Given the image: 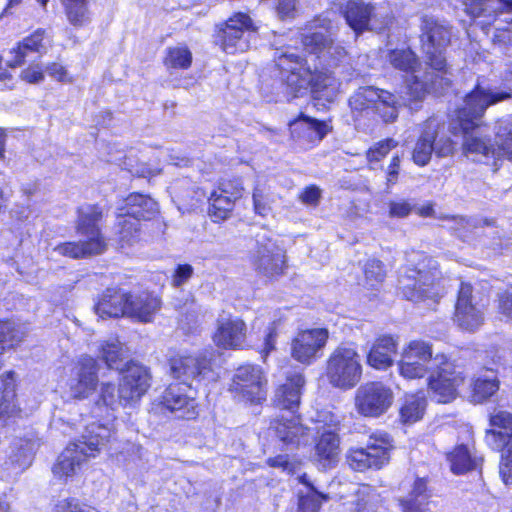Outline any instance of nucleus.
I'll return each instance as SVG.
<instances>
[{
    "label": "nucleus",
    "mask_w": 512,
    "mask_h": 512,
    "mask_svg": "<svg viewBox=\"0 0 512 512\" xmlns=\"http://www.w3.org/2000/svg\"><path fill=\"white\" fill-rule=\"evenodd\" d=\"M329 28L330 21L326 17H318L305 27L302 45L309 53L308 59L290 51L276 58L287 94L291 97L310 91L315 105L325 106L335 101L340 82L330 68L338 66L347 53L341 45L332 41L328 35Z\"/></svg>",
    "instance_id": "1"
},
{
    "label": "nucleus",
    "mask_w": 512,
    "mask_h": 512,
    "mask_svg": "<svg viewBox=\"0 0 512 512\" xmlns=\"http://www.w3.org/2000/svg\"><path fill=\"white\" fill-rule=\"evenodd\" d=\"M511 97V90L493 92L479 85L466 95L463 106L455 111L456 119L450 129L454 135L462 134L463 152L467 157L475 161L496 159L495 146L482 135L479 121L489 106Z\"/></svg>",
    "instance_id": "2"
},
{
    "label": "nucleus",
    "mask_w": 512,
    "mask_h": 512,
    "mask_svg": "<svg viewBox=\"0 0 512 512\" xmlns=\"http://www.w3.org/2000/svg\"><path fill=\"white\" fill-rule=\"evenodd\" d=\"M405 259L406 264L401 268L398 280L403 296L415 303H436L442 296L435 283L438 275L437 261L416 250L407 252Z\"/></svg>",
    "instance_id": "3"
},
{
    "label": "nucleus",
    "mask_w": 512,
    "mask_h": 512,
    "mask_svg": "<svg viewBox=\"0 0 512 512\" xmlns=\"http://www.w3.org/2000/svg\"><path fill=\"white\" fill-rule=\"evenodd\" d=\"M113 434L112 428L108 425L99 422L88 423L81 438L68 444L59 455L52 469L54 476L67 479L76 475L85 463L100 453Z\"/></svg>",
    "instance_id": "4"
},
{
    "label": "nucleus",
    "mask_w": 512,
    "mask_h": 512,
    "mask_svg": "<svg viewBox=\"0 0 512 512\" xmlns=\"http://www.w3.org/2000/svg\"><path fill=\"white\" fill-rule=\"evenodd\" d=\"M305 384V379L301 373H295L287 378L286 383L279 386L275 391L274 404L276 407L287 410L289 417L282 415L271 423L276 436L287 445L306 444L308 430L301 425L299 418L294 415L300 404L301 389Z\"/></svg>",
    "instance_id": "5"
},
{
    "label": "nucleus",
    "mask_w": 512,
    "mask_h": 512,
    "mask_svg": "<svg viewBox=\"0 0 512 512\" xmlns=\"http://www.w3.org/2000/svg\"><path fill=\"white\" fill-rule=\"evenodd\" d=\"M388 59L391 65L401 71H411L412 75L405 81L404 91L400 99L403 105L408 106L412 110L419 108L427 93L430 91L441 92L446 86L439 85L437 72H422L416 68V55L410 49H395L389 52Z\"/></svg>",
    "instance_id": "6"
},
{
    "label": "nucleus",
    "mask_w": 512,
    "mask_h": 512,
    "mask_svg": "<svg viewBox=\"0 0 512 512\" xmlns=\"http://www.w3.org/2000/svg\"><path fill=\"white\" fill-rule=\"evenodd\" d=\"M117 234L121 248L140 239L141 219L151 220L159 213L158 203L148 195L132 193L117 207Z\"/></svg>",
    "instance_id": "7"
},
{
    "label": "nucleus",
    "mask_w": 512,
    "mask_h": 512,
    "mask_svg": "<svg viewBox=\"0 0 512 512\" xmlns=\"http://www.w3.org/2000/svg\"><path fill=\"white\" fill-rule=\"evenodd\" d=\"M326 377L331 386L349 390L362 377L361 356L353 344H340L329 355L326 363Z\"/></svg>",
    "instance_id": "8"
},
{
    "label": "nucleus",
    "mask_w": 512,
    "mask_h": 512,
    "mask_svg": "<svg viewBox=\"0 0 512 512\" xmlns=\"http://www.w3.org/2000/svg\"><path fill=\"white\" fill-rule=\"evenodd\" d=\"M422 48L429 61V69L437 72L439 85L449 86L451 80L446 63L443 56V50L450 41V31L447 26L440 23L433 17L425 16L422 19Z\"/></svg>",
    "instance_id": "9"
},
{
    "label": "nucleus",
    "mask_w": 512,
    "mask_h": 512,
    "mask_svg": "<svg viewBox=\"0 0 512 512\" xmlns=\"http://www.w3.org/2000/svg\"><path fill=\"white\" fill-rule=\"evenodd\" d=\"M403 105L389 91L373 86L360 87L349 99L353 114L376 112L385 122H392L398 116V109Z\"/></svg>",
    "instance_id": "10"
},
{
    "label": "nucleus",
    "mask_w": 512,
    "mask_h": 512,
    "mask_svg": "<svg viewBox=\"0 0 512 512\" xmlns=\"http://www.w3.org/2000/svg\"><path fill=\"white\" fill-rule=\"evenodd\" d=\"M492 429L485 436L486 443L496 451L503 450L500 475L505 484H512V414L507 411H495L490 417Z\"/></svg>",
    "instance_id": "11"
},
{
    "label": "nucleus",
    "mask_w": 512,
    "mask_h": 512,
    "mask_svg": "<svg viewBox=\"0 0 512 512\" xmlns=\"http://www.w3.org/2000/svg\"><path fill=\"white\" fill-rule=\"evenodd\" d=\"M217 38L227 54L243 53L250 49L255 39L252 19L246 13L237 12L218 25Z\"/></svg>",
    "instance_id": "12"
},
{
    "label": "nucleus",
    "mask_w": 512,
    "mask_h": 512,
    "mask_svg": "<svg viewBox=\"0 0 512 512\" xmlns=\"http://www.w3.org/2000/svg\"><path fill=\"white\" fill-rule=\"evenodd\" d=\"M251 262L259 274L269 279L283 273L284 250L277 244L270 231L263 229L256 234V249L252 253Z\"/></svg>",
    "instance_id": "13"
},
{
    "label": "nucleus",
    "mask_w": 512,
    "mask_h": 512,
    "mask_svg": "<svg viewBox=\"0 0 512 512\" xmlns=\"http://www.w3.org/2000/svg\"><path fill=\"white\" fill-rule=\"evenodd\" d=\"M435 361L438 363L437 371L430 376L428 386L433 399L438 403H448L456 398L465 377L462 369L444 355H436Z\"/></svg>",
    "instance_id": "14"
},
{
    "label": "nucleus",
    "mask_w": 512,
    "mask_h": 512,
    "mask_svg": "<svg viewBox=\"0 0 512 512\" xmlns=\"http://www.w3.org/2000/svg\"><path fill=\"white\" fill-rule=\"evenodd\" d=\"M211 352L204 351L194 354L179 353L169 360L170 372L176 379L188 383L190 380L214 381L217 378L208 357Z\"/></svg>",
    "instance_id": "15"
},
{
    "label": "nucleus",
    "mask_w": 512,
    "mask_h": 512,
    "mask_svg": "<svg viewBox=\"0 0 512 512\" xmlns=\"http://www.w3.org/2000/svg\"><path fill=\"white\" fill-rule=\"evenodd\" d=\"M437 365L432 345L424 340H412L402 349L398 370L405 379H418Z\"/></svg>",
    "instance_id": "16"
},
{
    "label": "nucleus",
    "mask_w": 512,
    "mask_h": 512,
    "mask_svg": "<svg viewBox=\"0 0 512 512\" xmlns=\"http://www.w3.org/2000/svg\"><path fill=\"white\" fill-rule=\"evenodd\" d=\"M391 447L389 435L377 432L371 435L366 448L351 450L347 461L349 466L356 471L380 469L388 463Z\"/></svg>",
    "instance_id": "17"
},
{
    "label": "nucleus",
    "mask_w": 512,
    "mask_h": 512,
    "mask_svg": "<svg viewBox=\"0 0 512 512\" xmlns=\"http://www.w3.org/2000/svg\"><path fill=\"white\" fill-rule=\"evenodd\" d=\"M343 14L347 24L356 34L366 29L382 30L392 21L388 12L361 1H348Z\"/></svg>",
    "instance_id": "18"
},
{
    "label": "nucleus",
    "mask_w": 512,
    "mask_h": 512,
    "mask_svg": "<svg viewBox=\"0 0 512 512\" xmlns=\"http://www.w3.org/2000/svg\"><path fill=\"white\" fill-rule=\"evenodd\" d=\"M99 365L91 356H81L74 364L67 382L71 398L83 400L90 397L97 389Z\"/></svg>",
    "instance_id": "19"
},
{
    "label": "nucleus",
    "mask_w": 512,
    "mask_h": 512,
    "mask_svg": "<svg viewBox=\"0 0 512 512\" xmlns=\"http://www.w3.org/2000/svg\"><path fill=\"white\" fill-rule=\"evenodd\" d=\"M393 401L392 390L381 382H370L360 386L355 395V407L365 417L384 414Z\"/></svg>",
    "instance_id": "20"
},
{
    "label": "nucleus",
    "mask_w": 512,
    "mask_h": 512,
    "mask_svg": "<svg viewBox=\"0 0 512 512\" xmlns=\"http://www.w3.org/2000/svg\"><path fill=\"white\" fill-rule=\"evenodd\" d=\"M266 379L262 369L257 365L240 366L233 377L231 392L239 400L251 403L265 398Z\"/></svg>",
    "instance_id": "21"
},
{
    "label": "nucleus",
    "mask_w": 512,
    "mask_h": 512,
    "mask_svg": "<svg viewBox=\"0 0 512 512\" xmlns=\"http://www.w3.org/2000/svg\"><path fill=\"white\" fill-rule=\"evenodd\" d=\"M485 306L473 294L472 286L461 283L455 306L454 321L465 331L473 332L484 322Z\"/></svg>",
    "instance_id": "22"
},
{
    "label": "nucleus",
    "mask_w": 512,
    "mask_h": 512,
    "mask_svg": "<svg viewBox=\"0 0 512 512\" xmlns=\"http://www.w3.org/2000/svg\"><path fill=\"white\" fill-rule=\"evenodd\" d=\"M160 404L177 418L192 419L198 414L196 391L191 384L177 382L170 384L160 397Z\"/></svg>",
    "instance_id": "23"
},
{
    "label": "nucleus",
    "mask_w": 512,
    "mask_h": 512,
    "mask_svg": "<svg viewBox=\"0 0 512 512\" xmlns=\"http://www.w3.org/2000/svg\"><path fill=\"white\" fill-rule=\"evenodd\" d=\"M322 417L323 419L316 420L313 428L320 435L315 446V457L323 468H327L337 461L339 454V421L328 414H323Z\"/></svg>",
    "instance_id": "24"
},
{
    "label": "nucleus",
    "mask_w": 512,
    "mask_h": 512,
    "mask_svg": "<svg viewBox=\"0 0 512 512\" xmlns=\"http://www.w3.org/2000/svg\"><path fill=\"white\" fill-rule=\"evenodd\" d=\"M329 338L325 328H313L297 333L291 342V356L296 361L310 365L320 357Z\"/></svg>",
    "instance_id": "25"
},
{
    "label": "nucleus",
    "mask_w": 512,
    "mask_h": 512,
    "mask_svg": "<svg viewBox=\"0 0 512 512\" xmlns=\"http://www.w3.org/2000/svg\"><path fill=\"white\" fill-rule=\"evenodd\" d=\"M120 397L124 404L132 406L148 391L150 375L148 370L139 364L131 363L122 372L120 380Z\"/></svg>",
    "instance_id": "26"
},
{
    "label": "nucleus",
    "mask_w": 512,
    "mask_h": 512,
    "mask_svg": "<svg viewBox=\"0 0 512 512\" xmlns=\"http://www.w3.org/2000/svg\"><path fill=\"white\" fill-rule=\"evenodd\" d=\"M42 443V439L34 431L15 438L11 443L6 464L11 465L15 473L23 472L32 464L34 455Z\"/></svg>",
    "instance_id": "27"
},
{
    "label": "nucleus",
    "mask_w": 512,
    "mask_h": 512,
    "mask_svg": "<svg viewBox=\"0 0 512 512\" xmlns=\"http://www.w3.org/2000/svg\"><path fill=\"white\" fill-rule=\"evenodd\" d=\"M246 324L238 317L221 316L213 335L214 343L224 349L242 348L246 340Z\"/></svg>",
    "instance_id": "28"
},
{
    "label": "nucleus",
    "mask_w": 512,
    "mask_h": 512,
    "mask_svg": "<svg viewBox=\"0 0 512 512\" xmlns=\"http://www.w3.org/2000/svg\"><path fill=\"white\" fill-rule=\"evenodd\" d=\"M329 129L327 122L306 116H301L290 123L293 139L304 149L319 143L327 135Z\"/></svg>",
    "instance_id": "29"
},
{
    "label": "nucleus",
    "mask_w": 512,
    "mask_h": 512,
    "mask_svg": "<svg viewBox=\"0 0 512 512\" xmlns=\"http://www.w3.org/2000/svg\"><path fill=\"white\" fill-rule=\"evenodd\" d=\"M466 13L472 18L487 17V24L504 16L503 21L512 22V0H460Z\"/></svg>",
    "instance_id": "30"
},
{
    "label": "nucleus",
    "mask_w": 512,
    "mask_h": 512,
    "mask_svg": "<svg viewBox=\"0 0 512 512\" xmlns=\"http://www.w3.org/2000/svg\"><path fill=\"white\" fill-rule=\"evenodd\" d=\"M183 205L187 207H194L198 202L204 198H208L210 203L209 215L214 222H220L227 219L234 207V200L231 196L225 195L222 192L213 190L209 196L202 189L194 191V196L191 200H187L184 196H177Z\"/></svg>",
    "instance_id": "31"
},
{
    "label": "nucleus",
    "mask_w": 512,
    "mask_h": 512,
    "mask_svg": "<svg viewBox=\"0 0 512 512\" xmlns=\"http://www.w3.org/2000/svg\"><path fill=\"white\" fill-rule=\"evenodd\" d=\"M102 218V211L97 205L86 204L78 209V219L76 223L77 234L88 240L101 244L104 251L106 244L99 228V221Z\"/></svg>",
    "instance_id": "32"
},
{
    "label": "nucleus",
    "mask_w": 512,
    "mask_h": 512,
    "mask_svg": "<svg viewBox=\"0 0 512 512\" xmlns=\"http://www.w3.org/2000/svg\"><path fill=\"white\" fill-rule=\"evenodd\" d=\"M397 348L398 337L392 335L378 337L368 353V364L377 370H386L393 365Z\"/></svg>",
    "instance_id": "33"
},
{
    "label": "nucleus",
    "mask_w": 512,
    "mask_h": 512,
    "mask_svg": "<svg viewBox=\"0 0 512 512\" xmlns=\"http://www.w3.org/2000/svg\"><path fill=\"white\" fill-rule=\"evenodd\" d=\"M160 299L149 292L137 295L129 293L127 300V317L140 322H151L160 308Z\"/></svg>",
    "instance_id": "34"
},
{
    "label": "nucleus",
    "mask_w": 512,
    "mask_h": 512,
    "mask_svg": "<svg viewBox=\"0 0 512 512\" xmlns=\"http://www.w3.org/2000/svg\"><path fill=\"white\" fill-rule=\"evenodd\" d=\"M129 293L120 289L108 288L95 305L96 314L101 317H127Z\"/></svg>",
    "instance_id": "35"
},
{
    "label": "nucleus",
    "mask_w": 512,
    "mask_h": 512,
    "mask_svg": "<svg viewBox=\"0 0 512 512\" xmlns=\"http://www.w3.org/2000/svg\"><path fill=\"white\" fill-rule=\"evenodd\" d=\"M439 122L435 118L429 119L425 123L423 132L417 140L412 158L418 166H425L429 163L432 153L435 152L434 142L437 137Z\"/></svg>",
    "instance_id": "36"
},
{
    "label": "nucleus",
    "mask_w": 512,
    "mask_h": 512,
    "mask_svg": "<svg viewBox=\"0 0 512 512\" xmlns=\"http://www.w3.org/2000/svg\"><path fill=\"white\" fill-rule=\"evenodd\" d=\"M15 374L12 371L0 376V418L10 419L20 413L16 403Z\"/></svg>",
    "instance_id": "37"
},
{
    "label": "nucleus",
    "mask_w": 512,
    "mask_h": 512,
    "mask_svg": "<svg viewBox=\"0 0 512 512\" xmlns=\"http://www.w3.org/2000/svg\"><path fill=\"white\" fill-rule=\"evenodd\" d=\"M44 39V30L38 29L33 32L30 36L24 38L18 45L10 51L13 56L11 59H7V64L10 67L20 66L29 53H38L42 48V42Z\"/></svg>",
    "instance_id": "38"
},
{
    "label": "nucleus",
    "mask_w": 512,
    "mask_h": 512,
    "mask_svg": "<svg viewBox=\"0 0 512 512\" xmlns=\"http://www.w3.org/2000/svg\"><path fill=\"white\" fill-rule=\"evenodd\" d=\"M446 222V227L453 230L464 241L480 236L483 226L487 224L486 220L461 216L447 217Z\"/></svg>",
    "instance_id": "39"
},
{
    "label": "nucleus",
    "mask_w": 512,
    "mask_h": 512,
    "mask_svg": "<svg viewBox=\"0 0 512 512\" xmlns=\"http://www.w3.org/2000/svg\"><path fill=\"white\" fill-rule=\"evenodd\" d=\"M494 131L496 158H504L512 162V120L508 118L499 120Z\"/></svg>",
    "instance_id": "40"
},
{
    "label": "nucleus",
    "mask_w": 512,
    "mask_h": 512,
    "mask_svg": "<svg viewBox=\"0 0 512 512\" xmlns=\"http://www.w3.org/2000/svg\"><path fill=\"white\" fill-rule=\"evenodd\" d=\"M54 252L72 259H79L100 254L103 252V250L101 249V244L89 242L88 240L81 237L78 242L72 241L57 245L54 248Z\"/></svg>",
    "instance_id": "41"
},
{
    "label": "nucleus",
    "mask_w": 512,
    "mask_h": 512,
    "mask_svg": "<svg viewBox=\"0 0 512 512\" xmlns=\"http://www.w3.org/2000/svg\"><path fill=\"white\" fill-rule=\"evenodd\" d=\"M68 22L76 27H85L91 22L89 0H60Z\"/></svg>",
    "instance_id": "42"
},
{
    "label": "nucleus",
    "mask_w": 512,
    "mask_h": 512,
    "mask_svg": "<svg viewBox=\"0 0 512 512\" xmlns=\"http://www.w3.org/2000/svg\"><path fill=\"white\" fill-rule=\"evenodd\" d=\"M26 326L12 320H0V349H12L26 337Z\"/></svg>",
    "instance_id": "43"
},
{
    "label": "nucleus",
    "mask_w": 512,
    "mask_h": 512,
    "mask_svg": "<svg viewBox=\"0 0 512 512\" xmlns=\"http://www.w3.org/2000/svg\"><path fill=\"white\" fill-rule=\"evenodd\" d=\"M380 494L370 485H360L355 491V501L350 512H377Z\"/></svg>",
    "instance_id": "44"
},
{
    "label": "nucleus",
    "mask_w": 512,
    "mask_h": 512,
    "mask_svg": "<svg viewBox=\"0 0 512 512\" xmlns=\"http://www.w3.org/2000/svg\"><path fill=\"white\" fill-rule=\"evenodd\" d=\"M499 389V382L493 372H486L477 377L473 383L472 401L482 403L493 396Z\"/></svg>",
    "instance_id": "45"
},
{
    "label": "nucleus",
    "mask_w": 512,
    "mask_h": 512,
    "mask_svg": "<svg viewBox=\"0 0 512 512\" xmlns=\"http://www.w3.org/2000/svg\"><path fill=\"white\" fill-rule=\"evenodd\" d=\"M446 457L454 474H464L476 467V460L471 456L467 446L463 444L448 452Z\"/></svg>",
    "instance_id": "46"
},
{
    "label": "nucleus",
    "mask_w": 512,
    "mask_h": 512,
    "mask_svg": "<svg viewBox=\"0 0 512 512\" xmlns=\"http://www.w3.org/2000/svg\"><path fill=\"white\" fill-rule=\"evenodd\" d=\"M426 399L422 392L407 395L400 414L404 423H414L424 414Z\"/></svg>",
    "instance_id": "47"
},
{
    "label": "nucleus",
    "mask_w": 512,
    "mask_h": 512,
    "mask_svg": "<svg viewBox=\"0 0 512 512\" xmlns=\"http://www.w3.org/2000/svg\"><path fill=\"white\" fill-rule=\"evenodd\" d=\"M99 353L108 367L114 368L118 361H122L125 357V347L117 337H110L101 342Z\"/></svg>",
    "instance_id": "48"
},
{
    "label": "nucleus",
    "mask_w": 512,
    "mask_h": 512,
    "mask_svg": "<svg viewBox=\"0 0 512 512\" xmlns=\"http://www.w3.org/2000/svg\"><path fill=\"white\" fill-rule=\"evenodd\" d=\"M192 63V53L185 45L167 49L164 64L168 69H187Z\"/></svg>",
    "instance_id": "49"
},
{
    "label": "nucleus",
    "mask_w": 512,
    "mask_h": 512,
    "mask_svg": "<svg viewBox=\"0 0 512 512\" xmlns=\"http://www.w3.org/2000/svg\"><path fill=\"white\" fill-rule=\"evenodd\" d=\"M364 274L367 285L370 287L381 283L385 277V270L382 262L378 259H368L364 266Z\"/></svg>",
    "instance_id": "50"
},
{
    "label": "nucleus",
    "mask_w": 512,
    "mask_h": 512,
    "mask_svg": "<svg viewBox=\"0 0 512 512\" xmlns=\"http://www.w3.org/2000/svg\"><path fill=\"white\" fill-rule=\"evenodd\" d=\"M101 401L107 407L115 410L118 406H126L124 399L120 397V387H116L111 383H103L101 386Z\"/></svg>",
    "instance_id": "51"
},
{
    "label": "nucleus",
    "mask_w": 512,
    "mask_h": 512,
    "mask_svg": "<svg viewBox=\"0 0 512 512\" xmlns=\"http://www.w3.org/2000/svg\"><path fill=\"white\" fill-rule=\"evenodd\" d=\"M55 512H99L95 507L80 502L76 498H67L59 501Z\"/></svg>",
    "instance_id": "52"
},
{
    "label": "nucleus",
    "mask_w": 512,
    "mask_h": 512,
    "mask_svg": "<svg viewBox=\"0 0 512 512\" xmlns=\"http://www.w3.org/2000/svg\"><path fill=\"white\" fill-rule=\"evenodd\" d=\"M397 142L393 139H385L378 142L374 147L367 151V160L372 162H378L384 158L391 149L396 147Z\"/></svg>",
    "instance_id": "53"
},
{
    "label": "nucleus",
    "mask_w": 512,
    "mask_h": 512,
    "mask_svg": "<svg viewBox=\"0 0 512 512\" xmlns=\"http://www.w3.org/2000/svg\"><path fill=\"white\" fill-rule=\"evenodd\" d=\"M194 268L190 264H178L172 274L171 284L175 288L185 285L193 276Z\"/></svg>",
    "instance_id": "54"
},
{
    "label": "nucleus",
    "mask_w": 512,
    "mask_h": 512,
    "mask_svg": "<svg viewBox=\"0 0 512 512\" xmlns=\"http://www.w3.org/2000/svg\"><path fill=\"white\" fill-rule=\"evenodd\" d=\"M218 192H222L225 195L231 196V198L236 201L237 199L242 197L244 187L242 181L240 179H232L225 180L220 183Z\"/></svg>",
    "instance_id": "55"
},
{
    "label": "nucleus",
    "mask_w": 512,
    "mask_h": 512,
    "mask_svg": "<svg viewBox=\"0 0 512 512\" xmlns=\"http://www.w3.org/2000/svg\"><path fill=\"white\" fill-rule=\"evenodd\" d=\"M389 216L392 218H405L414 208V205L404 199L392 200L388 203Z\"/></svg>",
    "instance_id": "56"
},
{
    "label": "nucleus",
    "mask_w": 512,
    "mask_h": 512,
    "mask_svg": "<svg viewBox=\"0 0 512 512\" xmlns=\"http://www.w3.org/2000/svg\"><path fill=\"white\" fill-rule=\"evenodd\" d=\"M399 501L403 512H426L428 510L429 502L420 500L418 497L408 495Z\"/></svg>",
    "instance_id": "57"
},
{
    "label": "nucleus",
    "mask_w": 512,
    "mask_h": 512,
    "mask_svg": "<svg viewBox=\"0 0 512 512\" xmlns=\"http://www.w3.org/2000/svg\"><path fill=\"white\" fill-rule=\"evenodd\" d=\"M409 495L418 497L420 500L425 502H429L432 494L431 491L427 487V482L424 478H418L415 480L412 490Z\"/></svg>",
    "instance_id": "58"
},
{
    "label": "nucleus",
    "mask_w": 512,
    "mask_h": 512,
    "mask_svg": "<svg viewBox=\"0 0 512 512\" xmlns=\"http://www.w3.org/2000/svg\"><path fill=\"white\" fill-rule=\"evenodd\" d=\"M499 310L502 315L512 320V287L500 295Z\"/></svg>",
    "instance_id": "59"
},
{
    "label": "nucleus",
    "mask_w": 512,
    "mask_h": 512,
    "mask_svg": "<svg viewBox=\"0 0 512 512\" xmlns=\"http://www.w3.org/2000/svg\"><path fill=\"white\" fill-rule=\"evenodd\" d=\"M277 12L282 19L293 18L296 13V0H279Z\"/></svg>",
    "instance_id": "60"
},
{
    "label": "nucleus",
    "mask_w": 512,
    "mask_h": 512,
    "mask_svg": "<svg viewBox=\"0 0 512 512\" xmlns=\"http://www.w3.org/2000/svg\"><path fill=\"white\" fill-rule=\"evenodd\" d=\"M21 77L28 83H39L44 79V74L42 69L35 65L29 66L27 69L23 70Z\"/></svg>",
    "instance_id": "61"
},
{
    "label": "nucleus",
    "mask_w": 512,
    "mask_h": 512,
    "mask_svg": "<svg viewBox=\"0 0 512 512\" xmlns=\"http://www.w3.org/2000/svg\"><path fill=\"white\" fill-rule=\"evenodd\" d=\"M435 154L438 157H446L453 153L454 143L449 138H440L434 142Z\"/></svg>",
    "instance_id": "62"
},
{
    "label": "nucleus",
    "mask_w": 512,
    "mask_h": 512,
    "mask_svg": "<svg viewBox=\"0 0 512 512\" xmlns=\"http://www.w3.org/2000/svg\"><path fill=\"white\" fill-rule=\"evenodd\" d=\"M46 72L49 76L56 79L60 82H66L69 81L67 71L65 68L57 63H52L51 65L47 66Z\"/></svg>",
    "instance_id": "63"
},
{
    "label": "nucleus",
    "mask_w": 512,
    "mask_h": 512,
    "mask_svg": "<svg viewBox=\"0 0 512 512\" xmlns=\"http://www.w3.org/2000/svg\"><path fill=\"white\" fill-rule=\"evenodd\" d=\"M253 203L255 212L261 216H266L269 212V207L263 201L262 191L256 187L253 192Z\"/></svg>",
    "instance_id": "64"
}]
</instances>
